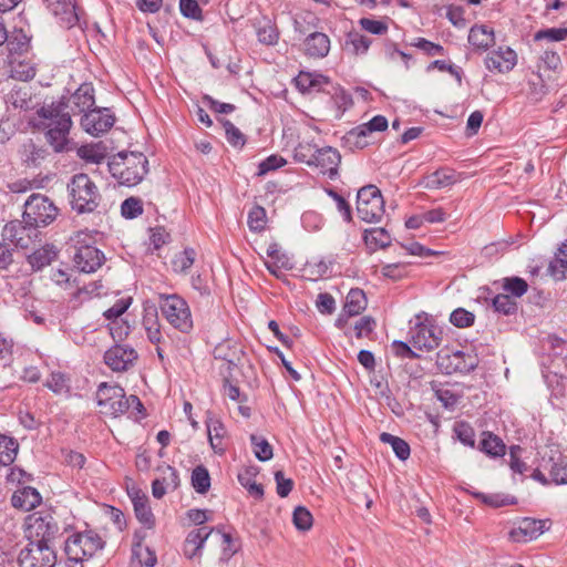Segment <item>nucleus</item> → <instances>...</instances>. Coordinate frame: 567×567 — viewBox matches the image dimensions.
<instances>
[{"mask_svg": "<svg viewBox=\"0 0 567 567\" xmlns=\"http://www.w3.org/2000/svg\"><path fill=\"white\" fill-rule=\"evenodd\" d=\"M72 104L78 109L79 112H89L94 109V87L92 83H83L78 90L71 95Z\"/></svg>", "mask_w": 567, "mask_h": 567, "instance_id": "obj_27", "label": "nucleus"}, {"mask_svg": "<svg viewBox=\"0 0 567 567\" xmlns=\"http://www.w3.org/2000/svg\"><path fill=\"white\" fill-rule=\"evenodd\" d=\"M478 449L491 457L504 456L506 452V445L503 440L492 432L482 433Z\"/></svg>", "mask_w": 567, "mask_h": 567, "instance_id": "obj_30", "label": "nucleus"}, {"mask_svg": "<svg viewBox=\"0 0 567 567\" xmlns=\"http://www.w3.org/2000/svg\"><path fill=\"white\" fill-rule=\"evenodd\" d=\"M461 179V174L456 171L443 167L426 177L425 186L431 189H440L456 184Z\"/></svg>", "mask_w": 567, "mask_h": 567, "instance_id": "obj_24", "label": "nucleus"}, {"mask_svg": "<svg viewBox=\"0 0 567 567\" xmlns=\"http://www.w3.org/2000/svg\"><path fill=\"white\" fill-rule=\"evenodd\" d=\"M380 440L383 443L390 444L395 456L401 461H406L410 456L411 449L406 441L403 439L392 435L390 433L383 432L380 435Z\"/></svg>", "mask_w": 567, "mask_h": 567, "instance_id": "obj_38", "label": "nucleus"}, {"mask_svg": "<svg viewBox=\"0 0 567 567\" xmlns=\"http://www.w3.org/2000/svg\"><path fill=\"white\" fill-rule=\"evenodd\" d=\"M225 130L227 142L234 147H244L246 136L229 120H220Z\"/></svg>", "mask_w": 567, "mask_h": 567, "instance_id": "obj_51", "label": "nucleus"}, {"mask_svg": "<svg viewBox=\"0 0 567 567\" xmlns=\"http://www.w3.org/2000/svg\"><path fill=\"white\" fill-rule=\"evenodd\" d=\"M371 133L365 130L364 124H360L346 133L342 141L344 146L350 150H362L369 145L368 136Z\"/></svg>", "mask_w": 567, "mask_h": 567, "instance_id": "obj_33", "label": "nucleus"}, {"mask_svg": "<svg viewBox=\"0 0 567 567\" xmlns=\"http://www.w3.org/2000/svg\"><path fill=\"white\" fill-rule=\"evenodd\" d=\"M56 250L53 246L45 245L28 256V262L33 270H41L50 265L56 257Z\"/></svg>", "mask_w": 567, "mask_h": 567, "instance_id": "obj_34", "label": "nucleus"}, {"mask_svg": "<svg viewBox=\"0 0 567 567\" xmlns=\"http://www.w3.org/2000/svg\"><path fill=\"white\" fill-rule=\"evenodd\" d=\"M70 205L78 214L93 213L100 205L101 194L89 175L75 174L68 183Z\"/></svg>", "mask_w": 567, "mask_h": 567, "instance_id": "obj_3", "label": "nucleus"}, {"mask_svg": "<svg viewBox=\"0 0 567 567\" xmlns=\"http://www.w3.org/2000/svg\"><path fill=\"white\" fill-rule=\"evenodd\" d=\"M157 471L161 473L158 480H162L163 483L172 491L176 489L179 486V476L177 471L169 465H162L157 467Z\"/></svg>", "mask_w": 567, "mask_h": 567, "instance_id": "obj_62", "label": "nucleus"}, {"mask_svg": "<svg viewBox=\"0 0 567 567\" xmlns=\"http://www.w3.org/2000/svg\"><path fill=\"white\" fill-rule=\"evenodd\" d=\"M21 158L28 167H38L48 156V151L44 146L37 145L32 140L23 143L21 151Z\"/></svg>", "mask_w": 567, "mask_h": 567, "instance_id": "obj_25", "label": "nucleus"}, {"mask_svg": "<svg viewBox=\"0 0 567 567\" xmlns=\"http://www.w3.org/2000/svg\"><path fill=\"white\" fill-rule=\"evenodd\" d=\"M328 82V78L323 75H312L308 72H300L296 78L297 87L301 92L319 90L322 84H327Z\"/></svg>", "mask_w": 567, "mask_h": 567, "instance_id": "obj_39", "label": "nucleus"}, {"mask_svg": "<svg viewBox=\"0 0 567 567\" xmlns=\"http://www.w3.org/2000/svg\"><path fill=\"white\" fill-rule=\"evenodd\" d=\"M96 403L101 413L117 417L128 412L127 395L120 385H111L102 382L95 394Z\"/></svg>", "mask_w": 567, "mask_h": 567, "instance_id": "obj_9", "label": "nucleus"}, {"mask_svg": "<svg viewBox=\"0 0 567 567\" xmlns=\"http://www.w3.org/2000/svg\"><path fill=\"white\" fill-rule=\"evenodd\" d=\"M267 255L271 258L270 262H274L277 268H284L286 270L292 268L289 257L282 252L276 244L268 247Z\"/></svg>", "mask_w": 567, "mask_h": 567, "instance_id": "obj_63", "label": "nucleus"}, {"mask_svg": "<svg viewBox=\"0 0 567 567\" xmlns=\"http://www.w3.org/2000/svg\"><path fill=\"white\" fill-rule=\"evenodd\" d=\"M207 433L212 447L215 451L223 452L221 441L225 434V427L219 420L210 419L207 423Z\"/></svg>", "mask_w": 567, "mask_h": 567, "instance_id": "obj_47", "label": "nucleus"}, {"mask_svg": "<svg viewBox=\"0 0 567 567\" xmlns=\"http://www.w3.org/2000/svg\"><path fill=\"white\" fill-rule=\"evenodd\" d=\"M502 288L507 295L519 298L524 296L528 290V284L520 277H506L502 281Z\"/></svg>", "mask_w": 567, "mask_h": 567, "instance_id": "obj_45", "label": "nucleus"}, {"mask_svg": "<svg viewBox=\"0 0 567 567\" xmlns=\"http://www.w3.org/2000/svg\"><path fill=\"white\" fill-rule=\"evenodd\" d=\"M78 155L90 163L100 164L106 157L105 147L99 144L82 145L78 148Z\"/></svg>", "mask_w": 567, "mask_h": 567, "instance_id": "obj_43", "label": "nucleus"}, {"mask_svg": "<svg viewBox=\"0 0 567 567\" xmlns=\"http://www.w3.org/2000/svg\"><path fill=\"white\" fill-rule=\"evenodd\" d=\"M303 47L306 55L321 59L327 56L330 51V39L322 32H313L305 39Z\"/></svg>", "mask_w": 567, "mask_h": 567, "instance_id": "obj_22", "label": "nucleus"}, {"mask_svg": "<svg viewBox=\"0 0 567 567\" xmlns=\"http://www.w3.org/2000/svg\"><path fill=\"white\" fill-rule=\"evenodd\" d=\"M25 534L29 543L50 546L59 534V524L50 513H33L27 518Z\"/></svg>", "mask_w": 567, "mask_h": 567, "instance_id": "obj_8", "label": "nucleus"}, {"mask_svg": "<svg viewBox=\"0 0 567 567\" xmlns=\"http://www.w3.org/2000/svg\"><path fill=\"white\" fill-rule=\"evenodd\" d=\"M565 39H567V28L543 29L537 31L534 35L535 41L548 40L551 42H559Z\"/></svg>", "mask_w": 567, "mask_h": 567, "instance_id": "obj_60", "label": "nucleus"}, {"mask_svg": "<svg viewBox=\"0 0 567 567\" xmlns=\"http://www.w3.org/2000/svg\"><path fill=\"white\" fill-rule=\"evenodd\" d=\"M250 442L254 447V454L259 461L266 462L272 458V446L265 437L251 434Z\"/></svg>", "mask_w": 567, "mask_h": 567, "instance_id": "obj_48", "label": "nucleus"}, {"mask_svg": "<svg viewBox=\"0 0 567 567\" xmlns=\"http://www.w3.org/2000/svg\"><path fill=\"white\" fill-rule=\"evenodd\" d=\"M192 486L198 494H206L210 488V476L204 465L196 466L192 472Z\"/></svg>", "mask_w": 567, "mask_h": 567, "instance_id": "obj_42", "label": "nucleus"}, {"mask_svg": "<svg viewBox=\"0 0 567 567\" xmlns=\"http://www.w3.org/2000/svg\"><path fill=\"white\" fill-rule=\"evenodd\" d=\"M66 109L63 99L43 103L29 120L30 126L43 134L55 153L69 152L73 146L70 137L72 118Z\"/></svg>", "mask_w": 567, "mask_h": 567, "instance_id": "obj_1", "label": "nucleus"}, {"mask_svg": "<svg viewBox=\"0 0 567 567\" xmlns=\"http://www.w3.org/2000/svg\"><path fill=\"white\" fill-rule=\"evenodd\" d=\"M143 326L146 330L147 338L152 343H158L162 338L161 324L158 322L157 312L147 311L143 317Z\"/></svg>", "mask_w": 567, "mask_h": 567, "instance_id": "obj_44", "label": "nucleus"}, {"mask_svg": "<svg viewBox=\"0 0 567 567\" xmlns=\"http://www.w3.org/2000/svg\"><path fill=\"white\" fill-rule=\"evenodd\" d=\"M258 41L266 45H275L279 39L277 27L268 19L259 22L257 28Z\"/></svg>", "mask_w": 567, "mask_h": 567, "instance_id": "obj_40", "label": "nucleus"}, {"mask_svg": "<svg viewBox=\"0 0 567 567\" xmlns=\"http://www.w3.org/2000/svg\"><path fill=\"white\" fill-rule=\"evenodd\" d=\"M22 218L25 224L45 227L55 220L59 209L54 203L42 194L34 193L28 197L23 205Z\"/></svg>", "mask_w": 567, "mask_h": 567, "instance_id": "obj_6", "label": "nucleus"}, {"mask_svg": "<svg viewBox=\"0 0 567 567\" xmlns=\"http://www.w3.org/2000/svg\"><path fill=\"white\" fill-rule=\"evenodd\" d=\"M468 42L476 49L486 50L495 42L494 32L486 25H474L470 30Z\"/></svg>", "mask_w": 567, "mask_h": 567, "instance_id": "obj_31", "label": "nucleus"}, {"mask_svg": "<svg viewBox=\"0 0 567 567\" xmlns=\"http://www.w3.org/2000/svg\"><path fill=\"white\" fill-rule=\"evenodd\" d=\"M267 215L264 207L256 205L248 214V227L251 231H261L265 229Z\"/></svg>", "mask_w": 567, "mask_h": 567, "instance_id": "obj_52", "label": "nucleus"}, {"mask_svg": "<svg viewBox=\"0 0 567 567\" xmlns=\"http://www.w3.org/2000/svg\"><path fill=\"white\" fill-rule=\"evenodd\" d=\"M133 507L135 516L140 523H142L147 529H152L155 526V517L148 504L146 495H140L137 492L132 496Z\"/></svg>", "mask_w": 567, "mask_h": 567, "instance_id": "obj_26", "label": "nucleus"}, {"mask_svg": "<svg viewBox=\"0 0 567 567\" xmlns=\"http://www.w3.org/2000/svg\"><path fill=\"white\" fill-rule=\"evenodd\" d=\"M18 451L19 443L16 439L0 434V465H11L17 458Z\"/></svg>", "mask_w": 567, "mask_h": 567, "instance_id": "obj_36", "label": "nucleus"}, {"mask_svg": "<svg viewBox=\"0 0 567 567\" xmlns=\"http://www.w3.org/2000/svg\"><path fill=\"white\" fill-rule=\"evenodd\" d=\"M49 9L54 16L60 17L61 23L64 28L70 29L79 22L75 4L71 1L59 0Z\"/></svg>", "mask_w": 567, "mask_h": 567, "instance_id": "obj_29", "label": "nucleus"}, {"mask_svg": "<svg viewBox=\"0 0 567 567\" xmlns=\"http://www.w3.org/2000/svg\"><path fill=\"white\" fill-rule=\"evenodd\" d=\"M318 147L310 143H301L295 148V159L312 166Z\"/></svg>", "mask_w": 567, "mask_h": 567, "instance_id": "obj_55", "label": "nucleus"}, {"mask_svg": "<svg viewBox=\"0 0 567 567\" xmlns=\"http://www.w3.org/2000/svg\"><path fill=\"white\" fill-rule=\"evenodd\" d=\"M367 305L368 301L364 291L359 288H353L346 297L343 310L348 315L355 317L365 310Z\"/></svg>", "mask_w": 567, "mask_h": 567, "instance_id": "obj_32", "label": "nucleus"}, {"mask_svg": "<svg viewBox=\"0 0 567 567\" xmlns=\"http://www.w3.org/2000/svg\"><path fill=\"white\" fill-rule=\"evenodd\" d=\"M138 355L134 348L115 344L104 353V363L114 372H125L131 369Z\"/></svg>", "mask_w": 567, "mask_h": 567, "instance_id": "obj_16", "label": "nucleus"}, {"mask_svg": "<svg viewBox=\"0 0 567 567\" xmlns=\"http://www.w3.org/2000/svg\"><path fill=\"white\" fill-rule=\"evenodd\" d=\"M42 502V497L37 488L31 486H24L22 488L17 489L12 497L11 504L14 508L22 509L24 512H29L40 505Z\"/></svg>", "mask_w": 567, "mask_h": 567, "instance_id": "obj_23", "label": "nucleus"}, {"mask_svg": "<svg viewBox=\"0 0 567 567\" xmlns=\"http://www.w3.org/2000/svg\"><path fill=\"white\" fill-rule=\"evenodd\" d=\"M196 257V251L193 248H185L177 254L172 261L173 268L177 272L186 274L193 266Z\"/></svg>", "mask_w": 567, "mask_h": 567, "instance_id": "obj_50", "label": "nucleus"}, {"mask_svg": "<svg viewBox=\"0 0 567 567\" xmlns=\"http://www.w3.org/2000/svg\"><path fill=\"white\" fill-rule=\"evenodd\" d=\"M377 326L375 320L371 316H364L358 320L353 327L354 334L358 339L369 338Z\"/></svg>", "mask_w": 567, "mask_h": 567, "instance_id": "obj_64", "label": "nucleus"}, {"mask_svg": "<svg viewBox=\"0 0 567 567\" xmlns=\"http://www.w3.org/2000/svg\"><path fill=\"white\" fill-rule=\"evenodd\" d=\"M18 561L20 567H54L56 555L51 546L29 543L21 549Z\"/></svg>", "mask_w": 567, "mask_h": 567, "instance_id": "obj_12", "label": "nucleus"}, {"mask_svg": "<svg viewBox=\"0 0 567 567\" xmlns=\"http://www.w3.org/2000/svg\"><path fill=\"white\" fill-rule=\"evenodd\" d=\"M104 261V254L93 246H81L74 255L76 268L86 274L96 271Z\"/></svg>", "mask_w": 567, "mask_h": 567, "instance_id": "obj_18", "label": "nucleus"}, {"mask_svg": "<svg viewBox=\"0 0 567 567\" xmlns=\"http://www.w3.org/2000/svg\"><path fill=\"white\" fill-rule=\"evenodd\" d=\"M143 203L137 197H128L121 205V214L127 219H133L142 215Z\"/></svg>", "mask_w": 567, "mask_h": 567, "instance_id": "obj_58", "label": "nucleus"}, {"mask_svg": "<svg viewBox=\"0 0 567 567\" xmlns=\"http://www.w3.org/2000/svg\"><path fill=\"white\" fill-rule=\"evenodd\" d=\"M10 72L13 79L27 82L35 76L37 65L31 60H13Z\"/></svg>", "mask_w": 567, "mask_h": 567, "instance_id": "obj_37", "label": "nucleus"}, {"mask_svg": "<svg viewBox=\"0 0 567 567\" xmlns=\"http://www.w3.org/2000/svg\"><path fill=\"white\" fill-rule=\"evenodd\" d=\"M156 563V554L148 546H132V567H154Z\"/></svg>", "mask_w": 567, "mask_h": 567, "instance_id": "obj_35", "label": "nucleus"}, {"mask_svg": "<svg viewBox=\"0 0 567 567\" xmlns=\"http://www.w3.org/2000/svg\"><path fill=\"white\" fill-rule=\"evenodd\" d=\"M442 339V329L432 323H416L411 329V343L419 350L432 351L440 347Z\"/></svg>", "mask_w": 567, "mask_h": 567, "instance_id": "obj_13", "label": "nucleus"}, {"mask_svg": "<svg viewBox=\"0 0 567 567\" xmlns=\"http://www.w3.org/2000/svg\"><path fill=\"white\" fill-rule=\"evenodd\" d=\"M105 542L94 530L76 532L64 542V551L69 561H82L103 549Z\"/></svg>", "mask_w": 567, "mask_h": 567, "instance_id": "obj_4", "label": "nucleus"}, {"mask_svg": "<svg viewBox=\"0 0 567 567\" xmlns=\"http://www.w3.org/2000/svg\"><path fill=\"white\" fill-rule=\"evenodd\" d=\"M340 162V153L331 146H324L321 148L318 147L313 166L319 167L321 173L328 174L330 178H333L338 174V166Z\"/></svg>", "mask_w": 567, "mask_h": 567, "instance_id": "obj_20", "label": "nucleus"}, {"mask_svg": "<svg viewBox=\"0 0 567 567\" xmlns=\"http://www.w3.org/2000/svg\"><path fill=\"white\" fill-rule=\"evenodd\" d=\"M159 309L167 322L181 331L189 333L193 330V317L187 301L181 296L159 295Z\"/></svg>", "mask_w": 567, "mask_h": 567, "instance_id": "obj_5", "label": "nucleus"}, {"mask_svg": "<svg viewBox=\"0 0 567 567\" xmlns=\"http://www.w3.org/2000/svg\"><path fill=\"white\" fill-rule=\"evenodd\" d=\"M492 306L498 313L509 316L517 312V302L507 293H499L492 299Z\"/></svg>", "mask_w": 567, "mask_h": 567, "instance_id": "obj_46", "label": "nucleus"}, {"mask_svg": "<svg viewBox=\"0 0 567 567\" xmlns=\"http://www.w3.org/2000/svg\"><path fill=\"white\" fill-rule=\"evenodd\" d=\"M44 385L55 394H62L69 391L68 380L61 372H52Z\"/></svg>", "mask_w": 567, "mask_h": 567, "instance_id": "obj_61", "label": "nucleus"}, {"mask_svg": "<svg viewBox=\"0 0 567 567\" xmlns=\"http://www.w3.org/2000/svg\"><path fill=\"white\" fill-rule=\"evenodd\" d=\"M436 364L439 369L446 373H470L475 370L478 364V360L475 355L465 353L463 351L440 350L436 353Z\"/></svg>", "mask_w": 567, "mask_h": 567, "instance_id": "obj_10", "label": "nucleus"}, {"mask_svg": "<svg viewBox=\"0 0 567 567\" xmlns=\"http://www.w3.org/2000/svg\"><path fill=\"white\" fill-rule=\"evenodd\" d=\"M254 476L255 474L250 470H245L244 473L238 474V481L248 491L250 496L261 499L264 497V487L255 482Z\"/></svg>", "mask_w": 567, "mask_h": 567, "instance_id": "obj_49", "label": "nucleus"}, {"mask_svg": "<svg viewBox=\"0 0 567 567\" xmlns=\"http://www.w3.org/2000/svg\"><path fill=\"white\" fill-rule=\"evenodd\" d=\"M114 122L115 117L110 109L94 107L83 114L81 126L86 133L99 136L107 132L114 125Z\"/></svg>", "mask_w": 567, "mask_h": 567, "instance_id": "obj_14", "label": "nucleus"}, {"mask_svg": "<svg viewBox=\"0 0 567 567\" xmlns=\"http://www.w3.org/2000/svg\"><path fill=\"white\" fill-rule=\"evenodd\" d=\"M364 241L373 249L385 248L391 244L390 234L384 228H372L364 231Z\"/></svg>", "mask_w": 567, "mask_h": 567, "instance_id": "obj_41", "label": "nucleus"}, {"mask_svg": "<svg viewBox=\"0 0 567 567\" xmlns=\"http://www.w3.org/2000/svg\"><path fill=\"white\" fill-rule=\"evenodd\" d=\"M361 30L374 34V35H382L385 34L389 30V27L385 21L383 20H375L372 18H361L358 21Z\"/></svg>", "mask_w": 567, "mask_h": 567, "instance_id": "obj_57", "label": "nucleus"}, {"mask_svg": "<svg viewBox=\"0 0 567 567\" xmlns=\"http://www.w3.org/2000/svg\"><path fill=\"white\" fill-rule=\"evenodd\" d=\"M548 520L523 517L508 532V539L513 543H527L540 536L548 528Z\"/></svg>", "mask_w": 567, "mask_h": 567, "instance_id": "obj_15", "label": "nucleus"}, {"mask_svg": "<svg viewBox=\"0 0 567 567\" xmlns=\"http://www.w3.org/2000/svg\"><path fill=\"white\" fill-rule=\"evenodd\" d=\"M550 462L549 476L551 481L557 485L567 484V460L558 457L557 461L550 458Z\"/></svg>", "mask_w": 567, "mask_h": 567, "instance_id": "obj_53", "label": "nucleus"}, {"mask_svg": "<svg viewBox=\"0 0 567 567\" xmlns=\"http://www.w3.org/2000/svg\"><path fill=\"white\" fill-rule=\"evenodd\" d=\"M40 235L39 228L35 225L25 224V219L11 220L7 223L2 230L4 240L10 241L17 248L27 249Z\"/></svg>", "mask_w": 567, "mask_h": 567, "instance_id": "obj_11", "label": "nucleus"}, {"mask_svg": "<svg viewBox=\"0 0 567 567\" xmlns=\"http://www.w3.org/2000/svg\"><path fill=\"white\" fill-rule=\"evenodd\" d=\"M292 522L298 530H309L312 526V514L303 506L295 508L292 514Z\"/></svg>", "mask_w": 567, "mask_h": 567, "instance_id": "obj_54", "label": "nucleus"}, {"mask_svg": "<svg viewBox=\"0 0 567 567\" xmlns=\"http://www.w3.org/2000/svg\"><path fill=\"white\" fill-rule=\"evenodd\" d=\"M474 313L464 308L455 309L450 316L451 323L457 328L471 327L474 323Z\"/></svg>", "mask_w": 567, "mask_h": 567, "instance_id": "obj_59", "label": "nucleus"}, {"mask_svg": "<svg viewBox=\"0 0 567 567\" xmlns=\"http://www.w3.org/2000/svg\"><path fill=\"white\" fill-rule=\"evenodd\" d=\"M6 102L14 109L23 111L35 110L40 107V102L32 94L31 87L27 85H14L6 95Z\"/></svg>", "mask_w": 567, "mask_h": 567, "instance_id": "obj_19", "label": "nucleus"}, {"mask_svg": "<svg viewBox=\"0 0 567 567\" xmlns=\"http://www.w3.org/2000/svg\"><path fill=\"white\" fill-rule=\"evenodd\" d=\"M454 433L456 437L470 447L475 446V432L474 429L466 422H457L454 425Z\"/></svg>", "mask_w": 567, "mask_h": 567, "instance_id": "obj_56", "label": "nucleus"}, {"mask_svg": "<svg viewBox=\"0 0 567 567\" xmlns=\"http://www.w3.org/2000/svg\"><path fill=\"white\" fill-rule=\"evenodd\" d=\"M516 63V52L508 47H499L497 50L491 51L485 59L486 68L498 73L509 72Z\"/></svg>", "mask_w": 567, "mask_h": 567, "instance_id": "obj_17", "label": "nucleus"}, {"mask_svg": "<svg viewBox=\"0 0 567 567\" xmlns=\"http://www.w3.org/2000/svg\"><path fill=\"white\" fill-rule=\"evenodd\" d=\"M371 44L372 40L369 37L360 33L357 30H352L347 33L343 48L347 52L353 55H364L367 54Z\"/></svg>", "mask_w": 567, "mask_h": 567, "instance_id": "obj_28", "label": "nucleus"}, {"mask_svg": "<svg viewBox=\"0 0 567 567\" xmlns=\"http://www.w3.org/2000/svg\"><path fill=\"white\" fill-rule=\"evenodd\" d=\"M215 530L217 533H220L219 529L208 528L206 526L190 530L184 542V555L189 559L199 556L205 542L207 540L209 535Z\"/></svg>", "mask_w": 567, "mask_h": 567, "instance_id": "obj_21", "label": "nucleus"}, {"mask_svg": "<svg viewBox=\"0 0 567 567\" xmlns=\"http://www.w3.org/2000/svg\"><path fill=\"white\" fill-rule=\"evenodd\" d=\"M148 161L142 153H118L109 163V168L114 178L125 186H135L141 183L148 172Z\"/></svg>", "mask_w": 567, "mask_h": 567, "instance_id": "obj_2", "label": "nucleus"}, {"mask_svg": "<svg viewBox=\"0 0 567 567\" xmlns=\"http://www.w3.org/2000/svg\"><path fill=\"white\" fill-rule=\"evenodd\" d=\"M384 212V199L375 185L369 184L358 190L357 213L363 221L379 223Z\"/></svg>", "mask_w": 567, "mask_h": 567, "instance_id": "obj_7", "label": "nucleus"}]
</instances>
